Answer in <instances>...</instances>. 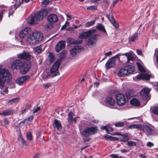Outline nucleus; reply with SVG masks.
Segmentation results:
<instances>
[{"label":"nucleus","instance_id":"53","mask_svg":"<svg viewBox=\"0 0 158 158\" xmlns=\"http://www.w3.org/2000/svg\"><path fill=\"white\" fill-rule=\"evenodd\" d=\"M113 131V129L112 127H110L109 126H107V130H106V133H109V132L111 131Z\"/></svg>","mask_w":158,"mask_h":158},{"label":"nucleus","instance_id":"5","mask_svg":"<svg viewBox=\"0 0 158 158\" xmlns=\"http://www.w3.org/2000/svg\"><path fill=\"white\" fill-rule=\"evenodd\" d=\"M151 89L145 87L142 89L140 92V97L143 100L148 101L150 99V98L149 93Z\"/></svg>","mask_w":158,"mask_h":158},{"label":"nucleus","instance_id":"36","mask_svg":"<svg viewBox=\"0 0 158 158\" xmlns=\"http://www.w3.org/2000/svg\"><path fill=\"white\" fill-rule=\"evenodd\" d=\"M19 100V98H15L9 101L8 102L9 105H11L14 103H16Z\"/></svg>","mask_w":158,"mask_h":158},{"label":"nucleus","instance_id":"16","mask_svg":"<svg viewBox=\"0 0 158 158\" xmlns=\"http://www.w3.org/2000/svg\"><path fill=\"white\" fill-rule=\"evenodd\" d=\"M30 77L27 76H24L19 77L16 80V83L19 85H22L25 81L28 80Z\"/></svg>","mask_w":158,"mask_h":158},{"label":"nucleus","instance_id":"14","mask_svg":"<svg viewBox=\"0 0 158 158\" xmlns=\"http://www.w3.org/2000/svg\"><path fill=\"white\" fill-rule=\"evenodd\" d=\"M82 48L79 46H74L70 51L71 55L74 56L78 53L81 50Z\"/></svg>","mask_w":158,"mask_h":158},{"label":"nucleus","instance_id":"3","mask_svg":"<svg viewBox=\"0 0 158 158\" xmlns=\"http://www.w3.org/2000/svg\"><path fill=\"white\" fill-rule=\"evenodd\" d=\"M43 38V35L42 33L40 32H36L29 35L27 38V40L30 44H34L40 42Z\"/></svg>","mask_w":158,"mask_h":158},{"label":"nucleus","instance_id":"45","mask_svg":"<svg viewBox=\"0 0 158 158\" xmlns=\"http://www.w3.org/2000/svg\"><path fill=\"white\" fill-rule=\"evenodd\" d=\"M136 144V143L133 141H127V145L129 146H135Z\"/></svg>","mask_w":158,"mask_h":158},{"label":"nucleus","instance_id":"20","mask_svg":"<svg viewBox=\"0 0 158 158\" xmlns=\"http://www.w3.org/2000/svg\"><path fill=\"white\" fill-rule=\"evenodd\" d=\"M150 76L147 74L142 73L137 75L136 76L137 79H145L148 80L150 78Z\"/></svg>","mask_w":158,"mask_h":158},{"label":"nucleus","instance_id":"60","mask_svg":"<svg viewBox=\"0 0 158 158\" xmlns=\"http://www.w3.org/2000/svg\"><path fill=\"white\" fill-rule=\"evenodd\" d=\"M136 52L139 55H141L142 54V52L140 50H136Z\"/></svg>","mask_w":158,"mask_h":158},{"label":"nucleus","instance_id":"1","mask_svg":"<svg viewBox=\"0 0 158 158\" xmlns=\"http://www.w3.org/2000/svg\"><path fill=\"white\" fill-rule=\"evenodd\" d=\"M11 68L12 69H19L22 74H25L29 69V65L23 60L17 59L11 63Z\"/></svg>","mask_w":158,"mask_h":158},{"label":"nucleus","instance_id":"25","mask_svg":"<svg viewBox=\"0 0 158 158\" xmlns=\"http://www.w3.org/2000/svg\"><path fill=\"white\" fill-rule=\"evenodd\" d=\"M123 55H125L127 58V62H129L130 60H133L134 57L132 56L131 52H129L122 54Z\"/></svg>","mask_w":158,"mask_h":158},{"label":"nucleus","instance_id":"50","mask_svg":"<svg viewBox=\"0 0 158 158\" xmlns=\"http://www.w3.org/2000/svg\"><path fill=\"white\" fill-rule=\"evenodd\" d=\"M152 112L155 114L158 115V107H155L152 110Z\"/></svg>","mask_w":158,"mask_h":158},{"label":"nucleus","instance_id":"10","mask_svg":"<svg viewBox=\"0 0 158 158\" xmlns=\"http://www.w3.org/2000/svg\"><path fill=\"white\" fill-rule=\"evenodd\" d=\"M96 30L94 29L83 32L80 34L78 38L81 39H86L88 38L90 35H91L92 33H96Z\"/></svg>","mask_w":158,"mask_h":158},{"label":"nucleus","instance_id":"28","mask_svg":"<svg viewBox=\"0 0 158 158\" xmlns=\"http://www.w3.org/2000/svg\"><path fill=\"white\" fill-rule=\"evenodd\" d=\"M131 104L135 106H138L140 105V102L139 100L136 98H133L130 101Z\"/></svg>","mask_w":158,"mask_h":158},{"label":"nucleus","instance_id":"2","mask_svg":"<svg viewBox=\"0 0 158 158\" xmlns=\"http://www.w3.org/2000/svg\"><path fill=\"white\" fill-rule=\"evenodd\" d=\"M10 73L7 70L3 69L0 71V88L2 90L1 91L2 94L8 93L7 88L4 87V82L10 81Z\"/></svg>","mask_w":158,"mask_h":158},{"label":"nucleus","instance_id":"19","mask_svg":"<svg viewBox=\"0 0 158 158\" xmlns=\"http://www.w3.org/2000/svg\"><path fill=\"white\" fill-rule=\"evenodd\" d=\"M30 30L29 27H26L19 34V37L21 38H23L26 36L28 33V32Z\"/></svg>","mask_w":158,"mask_h":158},{"label":"nucleus","instance_id":"47","mask_svg":"<svg viewBox=\"0 0 158 158\" xmlns=\"http://www.w3.org/2000/svg\"><path fill=\"white\" fill-rule=\"evenodd\" d=\"M45 27L46 29L48 30L52 29L53 26L51 23H47L45 25Z\"/></svg>","mask_w":158,"mask_h":158},{"label":"nucleus","instance_id":"24","mask_svg":"<svg viewBox=\"0 0 158 158\" xmlns=\"http://www.w3.org/2000/svg\"><path fill=\"white\" fill-rule=\"evenodd\" d=\"M97 28L99 30L102 31L104 33V35L105 36H107V34L105 28L104 26L101 24H99L97 27Z\"/></svg>","mask_w":158,"mask_h":158},{"label":"nucleus","instance_id":"31","mask_svg":"<svg viewBox=\"0 0 158 158\" xmlns=\"http://www.w3.org/2000/svg\"><path fill=\"white\" fill-rule=\"evenodd\" d=\"M51 76H52V75H50L49 73L47 71L44 72L42 75V77L44 80L50 78Z\"/></svg>","mask_w":158,"mask_h":158},{"label":"nucleus","instance_id":"63","mask_svg":"<svg viewBox=\"0 0 158 158\" xmlns=\"http://www.w3.org/2000/svg\"><path fill=\"white\" fill-rule=\"evenodd\" d=\"M40 154L38 153L36 154L33 157V158H39Z\"/></svg>","mask_w":158,"mask_h":158},{"label":"nucleus","instance_id":"56","mask_svg":"<svg viewBox=\"0 0 158 158\" xmlns=\"http://www.w3.org/2000/svg\"><path fill=\"white\" fill-rule=\"evenodd\" d=\"M33 118V115H31L27 119V121H32Z\"/></svg>","mask_w":158,"mask_h":158},{"label":"nucleus","instance_id":"26","mask_svg":"<svg viewBox=\"0 0 158 158\" xmlns=\"http://www.w3.org/2000/svg\"><path fill=\"white\" fill-rule=\"evenodd\" d=\"M125 67L127 72H128V75L133 73L135 70V67L132 65H128Z\"/></svg>","mask_w":158,"mask_h":158},{"label":"nucleus","instance_id":"17","mask_svg":"<svg viewBox=\"0 0 158 158\" xmlns=\"http://www.w3.org/2000/svg\"><path fill=\"white\" fill-rule=\"evenodd\" d=\"M143 127V129L142 130L146 133L147 135H152L154 133L153 130L151 127L147 125L142 126Z\"/></svg>","mask_w":158,"mask_h":158},{"label":"nucleus","instance_id":"11","mask_svg":"<svg viewBox=\"0 0 158 158\" xmlns=\"http://www.w3.org/2000/svg\"><path fill=\"white\" fill-rule=\"evenodd\" d=\"M66 46V42L64 40H61L58 42L55 47L56 51L59 53L60 51L64 48Z\"/></svg>","mask_w":158,"mask_h":158},{"label":"nucleus","instance_id":"59","mask_svg":"<svg viewBox=\"0 0 158 158\" xmlns=\"http://www.w3.org/2000/svg\"><path fill=\"white\" fill-rule=\"evenodd\" d=\"M40 106L38 107L37 108L35 109L34 110V111L33 112V113L34 114L35 113L37 112L38 111H39L40 110Z\"/></svg>","mask_w":158,"mask_h":158},{"label":"nucleus","instance_id":"40","mask_svg":"<svg viewBox=\"0 0 158 158\" xmlns=\"http://www.w3.org/2000/svg\"><path fill=\"white\" fill-rule=\"evenodd\" d=\"M67 52L65 51L61 52L60 54L59 58L61 59L64 58Z\"/></svg>","mask_w":158,"mask_h":158},{"label":"nucleus","instance_id":"29","mask_svg":"<svg viewBox=\"0 0 158 158\" xmlns=\"http://www.w3.org/2000/svg\"><path fill=\"white\" fill-rule=\"evenodd\" d=\"M128 129L138 128L140 130H142L143 127L141 125L138 124H133L127 127Z\"/></svg>","mask_w":158,"mask_h":158},{"label":"nucleus","instance_id":"6","mask_svg":"<svg viewBox=\"0 0 158 158\" xmlns=\"http://www.w3.org/2000/svg\"><path fill=\"white\" fill-rule=\"evenodd\" d=\"M48 11L46 9H42L35 13L34 15L37 22L42 20L44 17L47 15Z\"/></svg>","mask_w":158,"mask_h":158},{"label":"nucleus","instance_id":"55","mask_svg":"<svg viewBox=\"0 0 158 158\" xmlns=\"http://www.w3.org/2000/svg\"><path fill=\"white\" fill-rule=\"evenodd\" d=\"M147 146L151 147L154 146V144L150 142H148L147 143Z\"/></svg>","mask_w":158,"mask_h":158},{"label":"nucleus","instance_id":"13","mask_svg":"<svg viewBox=\"0 0 158 158\" xmlns=\"http://www.w3.org/2000/svg\"><path fill=\"white\" fill-rule=\"evenodd\" d=\"M19 58L28 60L31 59V56L28 52L24 51L23 52L17 55Z\"/></svg>","mask_w":158,"mask_h":158},{"label":"nucleus","instance_id":"43","mask_svg":"<svg viewBox=\"0 0 158 158\" xmlns=\"http://www.w3.org/2000/svg\"><path fill=\"white\" fill-rule=\"evenodd\" d=\"M106 17L108 18V19L111 23H113V22H114L115 21V19H114L113 17L111 15H106Z\"/></svg>","mask_w":158,"mask_h":158},{"label":"nucleus","instance_id":"21","mask_svg":"<svg viewBox=\"0 0 158 158\" xmlns=\"http://www.w3.org/2000/svg\"><path fill=\"white\" fill-rule=\"evenodd\" d=\"M53 126L56 128L58 130L61 129L62 126L60 121L56 119H55L53 123Z\"/></svg>","mask_w":158,"mask_h":158},{"label":"nucleus","instance_id":"35","mask_svg":"<svg viewBox=\"0 0 158 158\" xmlns=\"http://www.w3.org/2000/svg\"><path fill=\"white\" fill-rule=\"evenodd\" d=\"M129 139V138L127 135H122V136L120 137L119 139V140L122 142H126Z\"/></svg>","mask_w":158,"mask_h":158},{"label":"nucleus","instance_id":"44","mask_svg":"<svg viewBox=\"0 0 158 158\" xmlns=\"http://www.w3.org/2000/svg\"><path fill=\"white\" fill-rule=\"evenodd\" d=\"M73 114L70 112L68 114V121L69 122H72L73 121Z\"/></svg>","mask_w":158,"mask_h":158},{"label":"nucleus","instance_id":"39","mask_svg":"<svg viewBox=\"0 0 158 158\" xmlns=\"http://www.w3.org/2000/svg\"><path fill=\"white\" fill-rule=\"evenodd\" d=\"M49 2V0H44L42 2L41 6L42 7H45L48 5Z\"/></svg>","mask_w":158,"mask_h":158},{"label":"nucleus","instance_id":"51","mask_svg":"<svg viewBox=\"0 0 158 158\" xmlns=\"http://www.w3.org/2000/svg\"><path fill=\"white\" fill-rule=\"evenodd\" d=\"M69 25V22H67L65 23V24L63 25L61 28V29H65L66 27H67Z\"/></svg>","mask_w":158,"mask_h":158},{"label":"nucleus","instance_id":"9","mask_svg":"<svg viewBox=\"0 0 158 158\" xmlns=\"http://www.w3.org/2000/svg\"><path fill=\"white\" fill-rule=\"evenodd\" d=\"M115 98L117 104L119 106L123 105L125 103L126 99L123 94H118L116 95Z\"/></svg>","mask_w":158,"mask_h":158},{"label":"nucleus","instance_id":"15","mask_svg":"<svg viewBox=\"0 0 158 158\" xmlns=\"http://www.w3.org/2000/svg\"><path fill=\"white\" fill-rule=\"evenodd\" d=\"M116 64V60L111 58L108 60L105 64L106 69H109L114 66Z\"/></svg>","mask_w":158,"mask_h":158},{"label":"nucleus","instance_id":"58","mask_svg":"<svg viewBox=\"0 0 158 158\" xmlns=\"http://www.w3.org/2000/svg\"><path fill=\"white\" fill-rule=\"evenodd\" d=\"M112 54V52L111 51H109L107 53H106L105 54V55L106 56H110V55H111Z\"/></svg>","mask_w":158,"mask_h":158},{"label":"nucleus","instance_id":"4","mask_svg":"<svg viewBox=\"0 0 158 158\" xmlns=\"http://www.w3.org/2000/svg\"><path fill=\"white\" fill-rule=\"evenodd\" d=\"M60 59H57L51 68L50 72L52 77L59 75V73L57 70L60 66Z\"/></svg>","mask_w":158,"mask_h":158},{"label":"nucleus","instance_id":"41","mask_svg":"<svg viewBox=\"0 0 158 158\" xmlns=\"http://www.w3.org/2000/svg\"><path fill=\"white\" fill-rule=\"evenodd\" d=\"M95 20L92 21L87 23L85 24V27H89L93 26L95 23Z\"/></svg>","mask_w":158,"mask_h":158},{"label":"nucleus","instance_id":"34","mask_svg":"<svg viewBox=\"0 0 158 158\" xmlns=\"http://www.w3.org/2000/svg\"><path fill=\"white\" fill-rule=\"evenodd\" d=\"M42 48L41 46H39L33 48L34 51L36 53H39L41 52Z\"/></svg>","mask_w":158,"mask_h":158},{"label":"nucleus","instance_id":"12","mask_svg":"<svg viewBox=\"0 0 158 158\" xmlns=\"http://www.w3.org/2000/svg\"><path fill=\"white\" fill-rule=\"evenodd\" d=\"M48 21L50 23L53 24L57 22L58 21L57 16L55 14H52L47 17Z\"/></svg>","mask_w":158,"mask_h":158},{"label":"nucleus","instance_id":"32","mask_svg":"<svg viewBox=\"0 0 158 158\" xmlns=\"http://www.w3.org/2000/svg\"><path fill=\"white\" fill-rule=\"evenodd\" d=\"M69 39V43L70 44H79L82 42L81 40L77 41L73 38H70Z\"/></svg>","mask_w":158,"mask_h":158},{"label":"nucleus","instance_id":"23","mask_svg":"<svg viewBox=\"0 0 158 158\" xmlns=\"http://www.w3.org/2000/svg\"><path fill=\"white\" fill-rule=\"evenodd\" d=\"M13 110L10 109H6L0 113V115L6 116L10 115L13 114Z\"/></svg>","mask_w":158,"mask_h":158},{"label":"nucleus","instance_id":"49","mask_svg":"<svg viewBox=\"0 0 158 158\" xmlns=\"http://www.w3.org/2000/svg\"><path fill=\"white\" fill-rule=\"evenodd\" d=\"M97 7L96 6H88L87 7V9L88 10H95L97 9Z\"/></svg>","mask_w":158,"mask_h":158},{"label":"nucleus","instance_id":"37","mask_svg":"<svg viewBox=\"0 0 158 158\" xmlns=\"http://www.w3.org/2000/svg\"><path fill=\"white\" fill-rule=\"evenodd\" d=\"M105 138L108 139L109 140L113 141L118 140V138L116 137H113L112 136L106 135L104 136Z\"/></svg>","mask_w":158,"mask_h":158},{"label":"nucleus","instance_id":"33","mask_svg":"<svg viewBox=\"0 0 158 158\" xmlns=\"http://www.w3.org/2000/svg\"><path fill=\"white\" fill-rule=\"evenodd\" d=\"M49 61L51 63L55 60L54 54L52 53H50L48 56Z\"/></svg>","mask_w":158,"mask_h":158},{"label":"nucleus","instance_id":"38","mask_svg":"<svg viewBox=\"0 0 158 158\" xmlns=\"http://www.w3.org/2000/svg\"><path fill=\"white\" fill-rule=\"evenodd\" d=\"M18 139H20L23 145H25V146L28 145V144L26 143V141L23 138L21 134L19 135L18 137Z\"/></svg>","mask_w":158,"mask_h":158},{"label":"nucleus","instance_id":"42","mask_svg":"<svg viewBox=\"0 0 158 158\" xmlns=\"http://www.w3.org/2000/svg\"><path fill=\"white\" fill-rule=\"evenodd\" d=\"M115 125L116 127H122L124 125V123L123 122H119L116 123Z\"/></svg>","mask_w":158,"mask_h":158},{"label":"nucleus","instance_id":"61","mask_svg":"<svg viewBox=\"0 0 158 158\" xmlns=\"http://www.w3.org/2000/svg\"><path fill=\"white\" fill-rule=\"evenodd\" d=\"M4 124L5 125H7L9 124V122L8 120L7 119H4Z\"/></svg>","mask_w":158,"mask_h":158},{"label":"nucleus","instance_id":"62","mask_svg":"<svg viewBox=\"0 0 158 158\" xmlns=\"http://www.w3.org/2000/svg\"><path fill=\"white\" fill-rule=\"evenodd\" d=\"M154 89L156 91H158V82L157 83V85H154Z\"/></svg>","mask_w":158,"mask_h":158},{"label":"nucleus","instance_id":"8","mask_svg":"<svg viewBox=\"0 0 158 158\" xmlns=\"http://www.w3.org/2000/svg\"><path fill=\"white\" fill-rule=\"evenodd\" d=\"M92 33L90 35V37L88 39L87 44L88 45H92L95 44L98 37L99 35L98 34Z\"/></svg>","mask_w":158,"mask_h":158},{"label":"nucleus","instance_id":"46","mask_svg":"<svg viewBox=\"0 0 158 158\" xmlns=\"http://www.w3.org/2000/svg\"><path fill=\"white\" fill-rule=\"evenodd\" d=\"M26 136L28 139L31 141L33 137L31 133V132L27 133Z\"/></svg>","mask_w":158,"mask_h":158},{"label":"nucleus","instance_id":"48","mask_svg":"<svg viewBox=\"0 0 158 158\" xmlns=\"http://www.w3.org/2000/svg\"><path fill=\"white\" fill-rule=\"evenodd\" d=\"M23 0H19V3H15L14 5V6L16 9L18 7H19L21 5V4L23 3Z\"/></svg>","mask_w":158,"mask_h":158},{"label":"nucleus","instance_id":"64","mask_svg":"<svg viewBox=\"0 0 158 158\" xmlns=\"http://www.w3.org/2000/svg\"><path fill=\"white\" fill-rule=\"evenodd\" d=\"M111 156L113 158H118V156L115 154H112Z\"/></svg>","mask_w":158,"mask_h":158},{"label":"nucleus","instance_id":"52","mask_svg":"<svg viewBox=\"0 0 158 158\" xmlns=\"http://www.w3.org/2000/svg\"><path fill=\"white\" fill-rule=\"evenodd\" d=\"M111 23L115 28H118L119 27L118 23H116L115 21L114 22H113V23Z\"/></svg>","mask_w":158,"mask_h":158},{"label":"nucleus","instance_id":"22","mask_svg":"<svg viewBox=\"0 0 158 158\" xmlns=\"http://www.w3.org/2000/svg\"><path fill=\"white\" fill-rule=\"evenodd\" d=\"M118 75L121 77H124L128 75V72H127L126 67H125L121 69L118 73Z\"/></svg>","mask_w":158,"mask_h":158},{"label":"nucleus","instance_id":"54","mask_svg":"<svg viewBox=\"0 0 158 158\" xmlns=\"http://www.w3.org/2000/svg\"><path fill=\"white\" fill-rule=\"evenodd\" d=\"M51 86V84L50 83H48L44 85L45 88L48 89Z\"/></svg>","mask_w":158,"mask_h":158},{"label":"nucleus","instance_id":"30","mask_svg":"<svg viewBox=\"0 0 158 158\" xmlns=\"http://www.w3.org/2000/svg\"><path fill=\"white\" fill-rule=\"evenodd\" d=\"M138 34L137 33H135L132 36L130 37L129 39V40L130 43H131L132 42H133L138 39Z\"/></svg>","mask_w":158,"mask_h":158},{"label":"nucleus","instance_id":"18","mask_svg":"<svg viewBox=\"0 0 158 158\" xmlns=\"http://www.w3.org/2000/svg\"><path fill=\"white\" fill-rule=\"evenodd\" d=\"M105 102L106 104L110 106H114L115 104V102L114 99L110 97H107L106 98Z\"/></svg>","mask_w":158,"mask_h":158},{"label":"nucleus","instance_id":"27","mask_svg":"<svg viewBox=\"0 0 158 158\" xmlns=\"http://www.w3.org/2000/svg\"><path fill=\"white\" fill-rule=\"evenodd\" d=\"M27 23L30 24H32L36 23L37 22L36 20L35 19L34 16H29L28 18Z\"/></svg>","mask_w":158,"mask_h":158},{"label":"nucleus","instance_id":"57","mask_svg":"<svg viewBox=\"0 0 158 158\" xmlns=\"http://www.w3.org/2000/svg\"><path fill=\"white\" fill-rule=\"evenodd\" d=\"M121 55L122 54L121 53H118L117 55H116L115 56H113L111 58H112L113 59L114 58H118L119 56H121Z\"/></svg>","mask_w":158,"mask_h":158},{"label":"nucleus","instance_id":"7","mask_svg":"<svg viewBox=\"0 0 158 158\" xmlns=\"http://www.w3.org/2000/svg\"><path fill=\"white\" fill-rule=\"evenodd\" d=\"M97 130V127H87L82 132L81 134L84 136L88 137L96 133Z\"/></svg>","mask_w":158,"mask_h":158}]
</instances>
